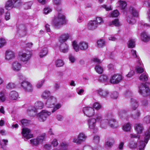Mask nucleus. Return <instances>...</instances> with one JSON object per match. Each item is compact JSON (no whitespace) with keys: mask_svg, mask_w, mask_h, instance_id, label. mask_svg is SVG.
Wrapping results in <instances>:
<instances>
[{"mask_svg":"<svg viewBox=\"0 0 150 150\" xmlns=\"http://www.w3.org/2000/svg\"><path fill=\"white\" fill-rule=\"evenodd\" d=\"M51 144H46L44 145V149L45 150H50L51 149Z\"/></svg>","mask_w":150,"mask_h":150,"instance_id":"obj_63","label":"nucleus"},{"mask_svg":"<svg viewBox=\"0 0 150 150\" xmlns=\"http://www.w3.org/2000/svg\"><path fill=\"white\" fill-rule=\"evenodd\" d=\"M119 4L120 7L122 9H125L127 6V3L125 1H120Z\"/></svg>","mask_w":150,"mask_h":150,"instance_id":"obj_49","label":"nucleus"},{"mask_svg":"<svg viewBox=\"0 0 150 150\" xmlns=\"http://www.w3.org/2000/svg\"><path fill=\"white\" fill-rule=\"evenodd\" d=\"M100 140L99 136L97 135H96L93 137V142L95 144H98Z\"/></svg>","mask_w":150,"mask_h":150,"instance_id":"obj_53","label":"nucleus"},{"mask_svg":"<svg viewBox=\"0 0 150 150\" xmlns=\"http://www.w3.org/2000/svg\"><path fill=\"white\" fill-rule=\"evenodd\" d=\"M21 85L23 90L25 92H31L33 90V88L32 84L27 81H23L21 83Z\"/></svg>","mask_w":150,"mask_h":150,"instance_id":"obj_9","label":"nucleus"},{"mask_svg":"<svg viewBox=\"0 0 150 150\" xmlns=\"http://www.w3.org/2000/svg\"><path fill=\"white\" fill-rule=\"evenodd\" d=\"M141 115V112L139 110H137L135 112L134 114H131V117L132 118L135 119L137 120L140 117Z\"/></svg>","mask_w":150,"mask_h":150,"instance_id":"obj_37","label":"nucleus"},{"mask_svg":"<svg viewBox=\"0 0 150 150\" xmlns=\"http://www.w3.org/2000/svg\"><path fill=\"white\" fill-rule=\"evenodd\" d=\"M130 103L132 109L133 110H136L139 106L137 102L134 99L131 98Z\"/></svg>","mask_w":150,"mask_h":150,"instance_id":"obj_32","label":"nucleus"},{"mask_svg":"<svg viewBox=\"0 0 150 150\" xmlns=\"http://www.w3.org/2000/svg\"><path fill=\"white\" fill-rule=\"evenodd\" d=\"M15 57L14 52L10 50L6 51L5 53V59L8 60H10Z\"/></svg>","mask_w":150,"mask_h":150,"instance_id":"obj_21","label":"nucleus"},{"mask_svg":"<svg viewBox=\"0 0 150 150\" xmlns=\"http://www.w3.org/2000/svg\"><path fill=\"white\" fill-rule=\"evenodd\" d=\"M144 4L150 8L149 9V11L148 14V17L149 21L150 22V2L145 1L144 3Z\"/></svg>","mask_w":150,"mask_h":150,"instance_id":"obj_64","label":"nucleus"},{"mask_svg":"<svg viewBox=\"0 0 150 150\" xmlns=\"http://www.w3.org/2000/svg\"><path fill=\"white\" fill-rule=\"evenodd\" d=\"M98 92L100 97L103 98H106L109 93L108 90L100 88L98 90Z\"/></svg>","mask_w":150,"mask_h":150,"instance_id":"obj_20","label":"nucleus"},{"mask_svg":"<svg viewBox=\"0 0 150 150\" xmlns=\"http://www.w3.org/2000/svg\"><path fill=\"white\" fill-rule=\"evenodd\" d=\"M57 98L53 96H50L47 100L45 105L47 108H51L57 102Z\"/></svg>","mask_w":150,"mask_h":150,"instance_id":"obj_12","label":"nucleus"},{"mask_svg":"<svg viewBox=\"0 0 150 150\" xmlns=\"http://www.w3.org/2000/svg\"><path fill=\"white\" fill-rule=\"evenodd\" d=\"M28 113L31 117L35 116L37 113V110L33 107H29L28 110Z\"/></svg>","mask_w":150,"mask_h":150,"instance_id":"obj_24","label":"nucleus"},{"mask_svg":"<svg viewBox=\"0 0 150 150\" xmlns=\"http://www.w3.org/2000/svg\"><path fill=\"white\" fill-rule=\"evenodd\" d=\"M21 4V0H8L6 3L5 7L6 9L9 10L15 7V4L20 5Z\"/></svg>","mask_w":150,"mask_h":150,"instance_id":"obj_10","label":"nucleus"},{"mask_svg":"<svg viewBox=\"0 0 150 150\" xmlns=\"http://www.w3.org/2000/svg\"><path fill=\"white\" fill-rule=\"evenodd\" d=\"M114 139L112 138H109L106 142L105 146L106 147H111L114 143Z\"/></svg>","mask_w":150,"mask_h":150,"instance_id":"obj_40","label":"nucleus"},{"mask_svg":"<svg viewBox=\"0 0 150 150\" xmlns=\"http://www.w3.org/2000/svg\"><path fill=\"white\" fill-rule=\"evenodd\" d=\"M141 39L144 42L148 41L149 40L150 37L148 33L146 32H143L141 34Z\"/></svg>","mask_w":150,"mask_h":150,"instance_id":"obj_28","label":"nucleus"},{"mask_svg":"<svg viewBox=\"0 0 150 150\" xmlns=\"http://www.w3.org/2000/svg\"><path fill=\"white\" fill-rule=\"evenodd\" d=\"M94 21H96L98 25L103 22L102 18L100 17H97L96 20Z\"/></svg>","mask_w":150,"mask_h":150,"instance_id":"obj_61","label":"nucleus"},{"mask_svg":"<svg viewBox=\"0 0 150 150\" xmlns=\"http://www.w3.org/2000/svg\"><path fill=\"white\" fill-rule=\"evenodd\" d=\"M131 127V124L129 123H127L124 125L122 129L124 131L128 132L130 130Z\"/></svg>","mask_w":150,"mask_h":150,"instance_id":"obj_41","label":"nucleus"},{"mask_svg":"<svg viewBox=\"0 0 150 150\" xmlns=\"http://www.w3.org/2000/svg\"><path fill=\"white\" fill-rule=\"evenodd\" d=\"M62 106V104L60 103H58L57 104H55L52 108L51 110V112L53 113L55 112L57 110L59 109Z\"/></svg>","mask_w":150,"mask_h":150,"instance_id":"obj_36","label":"nucleus"},{"mask_svg":"<svg viewBox=\"0 0 150 150\" xmlns=\"http://www.w3.org/2000/svg\"><path fill=\"white\" fill-rule=\"evenodd\" d=\"M44 106V103L42 102L38 101L35 103L33 107L37 110L42 109Z\"/></svg>","mask_w":150,"mask_h":150,"instance_id":"obj_31","label":"nucleus"},{"mask_svg":"<svg viewBox=\"0 0 150 150\" xmlns=\"http://www.w3.org/2000/svg\"><path fill=\"white\" fill-rule=\"evenodd\" d=\"M68 146L67 144L62 143L59 145L58 149H55L54 150H66Z\"/></svg>","mask_w":150,"mask_h":150,"instance_id":"obj_42","label":"nucleus"},{"mask_svg":"<svg viewBox=\"0 0 150 150\" xmlns=\"http://www.w3.org/2000/svg\"><path fill=\"white\" fill-rule=\"evenodd\" d=\"M6 96L4 92L2 91H0V101L4 102L6 100Z\"/></svg>","mask_w":150,"mask_h":150,"instance_id":"obj_46","label":"nucleus"},{"mask_svg":"<svg viewBox=\"0 0 150 150\" xmlns=\"http://www.w3.org/2000/svg\"><path fill=\"white\" fill-rule=\"evenodd\" d=\"M101 105L98 102L95 103L93 105V108L97 110H99L101 108Z\"/></svg>","mask_w":150,"mask_h":150,"instance_id":"obj_52","label":"nucleus"},{"mask_svg":"<svg viewBox=\"0 0 150 150\" xmlns=\"http://www.w3.org/2000/svg\"><path fill=\"white\" fill-rule=\"evenodd\" d=\"M53 22L56 27L59 28L62 25L66 23L65 17L62 14L59 13L58 16L54 19Z\"/></svg>","mask_w":150,"mask_h":150,"instance_id":"obj_4","label":"nucleus"},{"mask_svg":"<svg viewBox=\"0 0 150 150\" xmlns=\"http://www.w3.org/2000/svg\"><path fill=\"white\" fill-rule=\"evenodd\" d=\"M45 81V79H42L41 81L38 82L36 85L37 87L39 88L41 87L43 85Z\"/></svg>","mask_w":150,"mask_h":150,"instance_id":"obj_56","label":"nucleus"},{"mask_svg":"<svg viewBox=\"0 0 150 150\" xmlns=\"http://www.w3.org/2000/svg\"><path fill=\"white\" fill-rule=\"evenodd\" d=\"M139 80L142 81H147L148 79V76L146 73L142 74L139 77Z\"/></svg>","mask_w":150,"mask_h":150,"instance_id":"obj_34","label":"nucleus"},{"mask_svg":"<svg viewBox=\"0 0 150 150\" xmlns=\"http://www.w3.org/2000/svg\"><path fill=\"white\" fill-rule=\"evenodd\" d=\"M98 25L96 21H91L88 23V27L89 30H93L97 28Z\"/></svg>","mask_w":150,"mask_h":150,"instance_id":"obj_22","label":"nucleus"},{"mask_svg":"<svg viewBox=\"0 0 150 150\" xmlns=\"http://www.w3.org/2000/svg\"><path fill=\"white\" fill-rule=\"evenodd\" d=\"M32 4L33 3L32 1L26 2L23 4V7L26 10L30 9Z\"/></svg>","mask_w":150,"mask_h":150,"instance_id":"obj_45","label":"nucleus"},{"mask_svg":"<svg viewBox=\"0 0 150 150\" xmlns=\"http://www.w3.org/2000/svg\"><path fill=\"white\" fill-rule=\"evenodd\" d=\"M45 137V134L38 136L36 138L30 139V144L33 146H38L42 142Z\"/></svg>","mask_w":150,"mask_h":150,"instance_id":"obj_7","label":"nucleus"},{"mask_svg":"<svg viewBox=\"0 0 150 150\" xmlns=\"http://www.w3.org/2000/svg\"><path fill=\"white\" fill-rule=\"evenodd\" d=\"M87 138V135L84 132L80 133L78 136L77 139H74L73 142L78 144H80L84 142Z\"/></svg>","mask_w":150,"mask_h":150,"instance_id":"obj_11","label":"nucleus"},{"mask_svg":"<svg viewBox=\"0 0 150 150\" xmlns=\"http://www.w3.org/2000/svg\"><path fill=\"white\" fill-rule=\"evenodd\" d=\"M108 78L107 76L105 75H102L99 78V80L100 81L102 82H106L108 81Z\"/></svg>","mask_w":150,"mask_h":150,"instance_id":"obj_44","label":"nucleus"},{"mask_svg":"<svg viewBox=\"0 0 150 150\" xmlns=\"http://www.w3.org/2000/svg\"><path fill=\"white\" fill-rule=\"evenodd\" d=\"M118 96V93L116 91L113 92L110 95L111 97L114 99H117V98Z\"/></svg>","mask_w":150,"mask_h":150,"instance_id":"obj_58","label":"nucleus"},{"mask_svg":"<svg viewBox=\"0 0 150 150\" xmlns=\"http://www.w3.org/2000/svg\"><path fill=\"white\" fill-rule=\"evenodd\" d=\"M128 47L129 48H133L135 46V41L134 40L130 39L129 42L128 44Z\"/></svg>","mask_w":150,"mask_h":150,"instance_id":"obj_50","label":"nucleus"},{"mask_svg":"<svg viewBox=\"0 0 150 150\" xmlns=\"http://www.w3.org/2000/svg\"><path fill=\"white\" fill-rule=\"evenodd\" d=\"M97 46L99 47H102L105 46V42L103 39H100L97 42Z\"/></svg>","mask_w":150,"mask_h":150,"instance_id":"obj_43","label":"nucleus"},{"mask_svg":"<svg viewBox=\"0 0 150 150\" xmlns=\"http://www.w3.org/2000/svg\"><path fill=\"white\" fill-rule=\"evenodd\" d=\"M17 33L23 37L26 33V28L25 25L23 24H20L19 25H17Z\"/></svg>","mask_w":150,"mask_h":150,"instance_id":"obj_15","label":"nucleus"},{"mask_svg":"<svg viewBox=\"0 0 150 150\" xmlns=\"http://www.w3.org/2000/svg\"><path fill=\"white\" fill-rule=\"evenodd\" d=\"M135 129L137 133L141 134L144 130V127L142 124L137 123L135 124Z\"/></svg>","mask_w":150,"mask_h":150,"instance_id":"obj_23","label":"nucleus"},{"mask_svg":"<svg viewBox=\"0 0 150 150\" xmlns=\"http://www.w3.org/2000/svg\"><path fill=\"white\" fill-rule=\"evenodd\" d=\"M6 40L3 38H0V48L3 47L6 43Z\"/></svg>","mask_w":150,"mask_h":150,"instance_id":"obj_57","label":"nucleus"},{"mask_svg":"<svg viewBox=\"0 0 150 150\" xmlns=\"http://www.w3.org/2000/svg\"><path fill=\"white\" fill-rule=\"evenodd\" d=\"M18 96V95L17 92L15 91H12L10 93L9 98L11 100H16Z\"/></svg>","mask_w":150,"mask_h":150,"instance_id":"obj_27","label":"nucleus"},{"mask_svg":"<svg viewBox=\"0 0 150 150\" xmlns=\"http://www.w3.org/2000/svg\"><path fill=\"white\" fill-rule=\"evenodd\" d=\"M109 25H114L116 26H120V23L118 19H116L112 21V22H109Z\"/></svg>","mask_w":150,"mask_h":150,"instance_id":"obj_48","label":"nucleus"},{"mask_svg":"<svg viewBox=\"0 0 150 150\" xmlns=\"http://www.w3.org/2000/svg\"><path fill=\"white\" fill-rule=\"evenodd\" d=\"M130 137L131 139H137V140H139L140 139V136L138 134H131L130 135Z\"/></svg>","mask_w":150,"mask_h":150,"instance_id":"obj_47","label":"nucleus"},{"mask_svg":"<svg viewBox=\"0 0 150 150\" xmlns=\"http://www.w3.org/2000/svg\"><path fill=\"white\" fill-rule=\"evenodd\" d=\"M30 121L25 119H23L21 121L22 125L24 126H27L30 123Z\"/></svg>","mask_w":150,"mask_h":150,"instance_id":"obj_55","label":"nucleus"},{"mask_svg":"<svg viewBox=\"0 0 150 150\" xmlns=\"http://www.w3.org/2000/svg\"><path fill=\"white\" fill-rule=\"evenodd\" d=\"M100 124V127L103 128H105L107 126L108 124V120L104 119L103 120L102 117V120L100 121H98Z\"/></svg>","mask_w":150,"mask_h":150,"instance_id":"obj_35","label":"nucleus"},{"mask_svg":"<svg viewBox=\"0 0 150 150\" xmlns=\"http://www.w3.org/2000/svg\"><path fill=\"white\" fill-rule=\"evenodd\" d=\"M48 50L47 48L45 47L42 49L39 53L40 57L42 58L46 56L47 54Z\"/></svg>","mask_w":150,"mask_h":150,"instance_id":"obj_39","label":"nucleus"},{"mask_svg":"<svg viewBox=\"0 0 150 150\" xmlns=\"http://www.w3.org/2000/svg\"><path fill=\"white\" fill-rule=\"evenodd\" d=\"M150 83L148 82L142 83L139 88V93L144 97L147 96L150 94V89L147 84Z\"/></svg>","mask_w":150,"mask_h":150,"instance_id":"obj_5","label":"nucleus"},{"mask_svg":"<svg viewBox=\"0 0 150 150\" xmlns=\"http://www.w3.org/2000/svg\"><path fill=\"white\" fill-rule=\"evenodd\" d=\"M21 63L18 61H14L12 64V69L14 71H19L21 69Z\"/></svg>","mask_w":150,"mask_h":150,"instance_id":"obj_19","label":"nucleus"},{"mask_svg":"<svg viewBox=\"0 0 150 150\" xmlns=\"http://www.w3.org/2000/svg\"><path fill=\"white\" fill-rule=\"evenodd\" d=\"M69 35L68 33L63 34L59 37V41L60 42L64 43L69 38Z\"/></svg>","mask_w":150,"mask_h":150,"instance_id":"obj_29","label":"nucleus"},{"mask_svg":"<svg viewBox=\"0 0 150 150\" xmlns=\"http://www.w3.org/2000/svg\"><path fill=\"white\" fill-rule=\"evenodd\" d=\"M143 141H141L139 142L137 141V142H136L134 141H130L129 144V146L130 149H134L136 148L137 146H139V143L142 142Z\"/></svg>","mask_w":150,"mask_h":150,"instance_id":"obj_30","label":"nucleus"},{"mask_svg":"<svg viewBox=\"0 0 150 150\" xmlns=\"http://www.w3.org/2000/svg\"><path fill=\"white\" fill-rule=\"evenodd\" d=\"M122 79L121 75L117 74H115L111 77L110 82L113 84H117L119 83Z\"/></svg>","mask_w":150,"mask_h":150,"instance_id":"obj_17","label":"nucleus"},{"mask_svg":"<svg viewBox=\"0 0 150 150\" xmlns=\"http://www.w3.org/2000/svg\"><path fill=\"white\" fill-rule=\"evenodd\" d=\"M131 53L133 56L134 58H137V65L136 67V71L138 73H141L144 71V69L142 67L143 64H142L141 62L138 58L136 50L133 49L131 50Z\"/></svg>","mask_w":150,"mask_h":150,"instance_id":"obj_6","label":"nucleus"},{"mask_svg":"<svg viewBox=\"0 0 150 150\" xmlns=\"http://www.w3.org/2000/svg\"><path fill=\"white\" fill-rule=\"evenodd\" d=\"M51 93L49 91H44L41 95V98L43 99H45L50 96Z\"/></svg>","mask_w":150,"mask_h":150,"instance_id":"obj_38","label":"nucleus"},{"mask_svg":"<svg viewBox=\"0 0 150 150\" xmlns=\"http://www.w3.org/2000/svg\"><path fill=\"white\" fill-rule=\"evenodd\" d=\"M30 130L27 128H23L22 129V134L23 136L26 138V139H24L25 141H26L27 139L33 137V135L30 134Z\"/></svg>","mask_w":150,"mask_h":150,"instance_id":"obj_16","label":"nucleus"},{"mask_svg":"<svg viewBox=\"0 0 150 150\" xmlns=\"http://www.w3.org/2000/svg\"><path fill=\"white\" fill-rule=\"evenodd\" d=\"M82 111L83 113L88 117H91L95 114V110L91 107H83Z\"/></svg>","mask_w":150,"mask_h":150,"instance_id":"obj_13","label":"nucleus"},{"mask_svg":"<svg viewBox=\"0 0 150 150\" xmlns=\"http://www.w3.org/2000/svg\"><path fill=\"white\" fill-rule=\"evenodd\" d=\"M55 65L56 67H59L62 66L64 65V63L62 60L59 59L56 61Z\"/></svg>","mask_w":150,"mask_h":150,"instance_id":"obj_54","label":"nucleus"},{"mask_svg":"<svg viewBox=\"0 0 150 150\" xmlns=\"http://www.w3.org/2000/svg\"><path fill=\"white\" fill-rule=\"evenodd\" d=\"M102 120L101 115L99 113L96 114L94 118H91L88 119L87 122L88 128L91 129H96V122Z\"/></svg>","mask_w":150,"mask_h":150,"instance_id":"obj_1","label":"nucleus"},{"mask_svg":"<svg viewBox=\"0 0 150 150\" xmlns=\"http://www.w3.org/2000/svg\"><path fill=\"white\" fill-rule=\"evenodd\" d=\"M32 55L29 52H23L20 54L19 57L21 61L23 62H27L30 59Z\"/></svg>","mask_w":150,"mask_h":150,"instance_id":"obj_14","label":"nucleus"},{"mask_svg":"<svg viewBox=\"0 0 150 150\" xmlns=\"http://www.w3.org/2000/svg\"><path fill=\"white\" fill-rule=\"evenodd\" d=\"M108 125L109 126L113 128H115L117 127L118 125L117 122L114 119H111L108 120Z\"/></svg>","mask_w":150,"mask_h":150,"instance_id":"obj_25","label":"nucleus"},{"mask_svg":"<svg viewBox=\"0 0 150 150\" xmlns=\"http://www.w3.org/2000/svg\"><path fill=\"white\" fill-rule=\"evenodd\" d=\"M127 112L126 109H120L118 110V113L120 118L122 119L125 116Z\"/></svg>","mask_w":150,"mask_h":150,"instance_id":"obj_33","label":"nucleus"},{"mask_svg":"<svg viewBox=\"0 0 150 150\" xmlns=\"http://www.w3.org/2000/svg\"><path fill=\"white\" fill-rule=\"evenodd\" d=\"M101 7H102L105 9L107 11H108L112 10V9L111 8V6H110L107 5H102L101 6Z\"/></svg>","mask_w":150,"mask_h":150,"instance_id":"obj_60","label":"nucleus"},{"mask_svg":"<svg viewBox=\"0 0 150 150\" xmlns=\"http://www.w3.org/2000/svg\"><path fill=\"white\" fill-rule=\"evenodd\" d=\"M15 87V85L12 82L9 83L6 85V88L8 89H12Z\"/></svg>","mask_w":150,"mask_h":150,"instance_id":"obj_59","label":"nucleus"},{"mask_svg":"<svg viewBox=\"0 0 150 150\" xmlns=\"http://www.w3.org/2000/svg\"><path fill=\"white\" fill-rule=\"evenodd\" d=\"M93 61L94 62L97 63V64H96L95 68V69L96 72L99 74L102 73L103 71V68L101 66L98 65L101 63V61L97 58H94Z\"/></svg>","mask_w":150,"mask_h":150,"instance_id":"obj_18","label":"nucleus"},{"mask_svg":"<svg viewBox=\"0 0 150 150\" xmlns=\"http://www.w3.org/2000/svg\"><path fill=\"white\" fill-rule=\"evenodd\" d=\"M60 49L62 52H67L69 50V46L66 43H62L60 46Z\"/></svg>","mask_w":150,"mask_h":150,"instance_id":"obj_26","label":"nucleus"},{"mask_svg":"<svg viewBox=\"0 0 150 150\" xmlns=\"http://www.w3.org/2000/svg\"><path fill=\"white\" fill-rule=\"evenodd\" d=\"M142 105L144 107H146L148 104V102L147 100L144 99L141 101Z\"/></svg>","mask_w":150,"mask_h":150,"instance_id":"obj_62","label":"nucleus"},{"mask_svg":"<svg viewBox=\"0 0 150 150\" xmlns=\"http://www.w3.org/2000/svg\"><path fill=\"white\" fill-rule=\"evenodd\" d=\"M72 45L74 50L76 52L79 51V49L82 51H86L88 47V43L83 41H81L78 45L76 42L74 41Z\"/></svg>","mask_w":150,"mask_h":150,"instance_id":"obj_3","label":"nucleus"},{"mask_svg":"<svg viewBox=\"0 0 150 150\" xmlns=\"http://www.w3.org/2000/svg\"><path fill=\"white\" fill-rule=\"evenodd\" d=\"M129 11L133 17L131 16H128L127 17V22L129 24H134L136 22V21L133 17H137L138 16V12L135 8L132 6H131L129 8Z\"/></svg>","mask_w":150,"mask_h":150,"instance_id":"obj_2","label":"nucleus"},{"mask_svg":"<svg viewBox=\"0 0 150 150\" xmlns=\"http://www.w3.org/2000/svg\"><path fill=\"white\" fill-rule=\"evenodd\" d=\"M120 14L119 11L117 10H115L111 13L110 16L112 17H117Z\"/></svg>","mask_w":150,"mask_h":150,"instance_id":"obj_51","label":"nucleus"},{"mask_svg":"<svg viewBox=\"0 0 150 150\" xmlns=\"http://www.w3.org/2000/svg\"><path fill=\"white\" fill-rule=\"evenodd\" d=\"M51 114V112L48 111L46 110H43L38 114L37 116L38 120L40 122H44Z\"/></svg>","mask_w":150,"mask_h":150,"instance_id":"obj_8","label":"nucleus"}]
</instances>
